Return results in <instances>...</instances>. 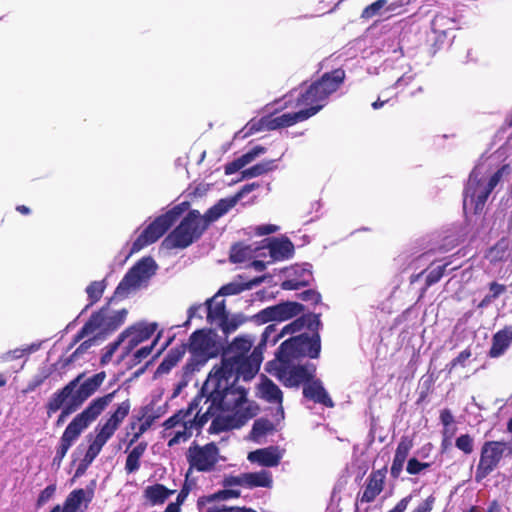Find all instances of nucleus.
<instances>
[{
  "mask_svg": "<svg viewBox=\"0 0 512 512\" xmlns=\"http://www.w3.org/2000/svg\"><path fill=\"white\" fill-rule=\"evenodd\" d=\"M83 376V373L79 374L69 381L64 387L59 389V395L58 398H56L57 401H59V404H62L63 400L70 398L74 403L81 407L83 403L101 387L106 379V372H98L81 382Z\"/></svg>",
  "mask_w": 512,
  "mask_h": 512,
  "instance_id": "9b49d317",
  "label": "nucleus"
},
{
  "mask_svg": "<svg viewBox=\"0 0 512 512\" xmlns=\"http://www.w3.org/2000/svg\"><path fill=\"white\" fill-rule=\"evenodd\" d=\"M222 484L225 488L233 486H244V476L241 474L240 476L225 477Z\"/></svg>",
  "mask_w": 512,
  "mask_h": 512,
  "instance_id": "0e129e2a",
  "label": "nucleus"
},
{
  "mask_svg": "<svg viewBox=\"0 0 512 512\" xmlns=\"http://www.w3.org/2000/svg\"><path fill=\"white\" fill-rule=\"evenodd\" d=\"M172 493V490L158 483L144 489V497L151 505L163 504Z\"/></svg>",
  "mask_w": 512,
  "mask_h": 512,
  "instance_id": "c9c22d12",
  "label": "nucleus"
},
{
  "mask_svg": "<svg viewBox=\"0 0 512 512\" xmlns=\"http://www.w3.org/2000/svg\"><path fill=\"white\" fill-rule=\"evenodd\" d=\"M455 446L464 454L470 455L474 451V439L469 434H462L456 438Z\"/></svg>",
  "mask_w": 512,
  "mask_h": 512,
  "instance_id": "de8ad7c7",
  "label": "nucleus"
},
{
  "mask_svg": "<svg viewBox=\"0 0 512 512\" xmlns=\"http://www.w3.org/2000/svg\"><path fill=\"white\" fill-rule=\"evenodd\" d=\"M217 294L206 300L205 305L207 308V321L209 323L219 322V324L228 317L225 307V301H216Z\"/></svg>",
  "mask_w": 512,
  "mask_h": 512,
  "instance_id": "473e14b6",
  "label": "nucleus"
},
{
  "mask_svg": "<svg viewBox=\"0 0 512 512\" xmlns=\"http://www.w3.org/2000/svg\"><path fill=\"white\" fill-rule=\"evenodd\" d=\"M251 462H257L265 467L277 466L280 462V455L273 447L262 448L252 451L248 455Z\"/></svg>",
  "mask_w": 512,
  "mask_h": 512,
  "instance_id": "7c9ffc66",
  "label": "nucleus"
},
{
  "mask_svg": "<svg viewBox=\"0 0 512 512\" xmlns=\"http://www.w3.org/2000/svg\"><path fill=\"white\" fill-rule=\"evenodd\" d=\"M240 494L241 493L239 490L226 488L223 490H219L211 495L200 498L198 500V506H200L203 503V500H205L206 502H209V503L215 502V501H224V500H228V499L239 498Z\"/></svg>",
  "mask_w": 512,
  "mask_h": 512,
  "instance_id": "79ce46f5",
  "label": "nucleus"
},
{
  "mask_svg": "<svg viewBox=\"0 0 512 512\" xmlns=\"http://www.w3.org/2000/svg\"><path fill=\"white\" fill-rule=\"evenodd\" d=\"M251 252L250 246L236 243L231 247L229 259L232 263H242L250 258Z\"/></svg>",
  "mask_w": 512,
  "mask_h": 512,
  "instance_id": "37998d69",
  "label": "nucleus"
},
{
  "mask_svg": "<svg viewBox=\"0 0 512 512\" xmlns=\"http://www.w3.org/2000/svg\"><path fill=\"white\" fill-rule=\"evenodd\" d=\"M436 498L434 495L428 496L423 502H421L411 512H431L435 504Z\"/></svg>",
  "mask_w": 512,
  "mask_h": 512,
  "instance_id": "bf43d9fd",
  "label": "nucleus"
},
{
  "mask_svg": "<svg viewBox=\"0 0 512 512\" xmlns=\"http://www.w3.org/2000/svg\"><path fill=\"white\" fill-rule=\"evenodd\" d=\"M252 347V342L244 337H237L233 342L224 350L222 355L221 366L218 369L228 371V373H236V375L243 374L246 366H249L250 373L253 376L259 369V363L253 369L247 357V353Z\"/></svg>",
  "mask_w": 512,
  "mask_h": 512,
  "instance_id": "ddd939ff",
  "label": "nucleus"
},
{
  "mask_svg": "<svg viewBox=\"0 0 512 512\" xmlns=\"http://www.w3.org/2000/svg\"><path fill=\"white\" fill-rule=\"evenodd\" d=\"M187 351V344L182 343L177 345L169 350L167 355L164 357L162 362L159 364L156 370L157 375H163L170 372V370L175 367L178 362L183 358Z\"/></svg>",
  "mask_w": 512,
  "mask_h": 512,
  "instance_id": "c756f323",
  "label": "nucleus"
},
{
  "mask_svg": "<svg viewBox=\"0 0 512 512\" xmlns=\"http://www.w3.org/2000/svg\"><path fill=\"white\" fill-rule=\"evenodd\" d=\"M510 248V241L506 237H502L499 239L486 254V258L489 259L491 263H498L505 260V256L507 251Z\"/></svg>",
  "mask_w": 512,
  "mask_h": 512,
  "instance_id": "4c0bfd02",
  "label": "nucleus"
},
{
  "mask_svg": "<svg viewBox=\"0 0 512 512\" xmlns=\"http://www.w3.org/2000/svg\"><path fill=\"white\" fill-rule=\"evenodd\" d=\"M412 499V495H408L404 498H402L393 509L387 511V512H405V510L408 507L409 502Z\"/></svg>",
  "mask_w": 512,
  "mask_h": 512,
  "instance_id": "338daca9",
  "label": "nucleus"
},
{
  "mask_svg": "<svg viewBox=\"0 0 512 512\" xmlns=\"http://www.w3.org/2000/svg\"><path fill=\"white\" fill-rule=\"evenodd\" d=\"M346 72L342 68L324 73L318 80L312 82L304 91H301L294 103L288 100L285 107H299L297 112L284 113L274 117L267 115L266 126L268 130L290 127L298 122L305 121L316 115L325 105L331 94L336 92L344 83Z\"/></svg>",
  "mask_w": 512,
  "mask_h": 512,
  "instance_id": "f03ea898",
  "label": "nucleus"
},
{
  "mask_svg": "<svg viewBox=\"0 0 512 512\" xmlns=\"http://www.w3.org/2000/svg\"><path fill=\"white\" fill-rule=\"evenodd\" d=\"M297 271L301 272V279L293 277L286 279L280 285L282 290H298L310 285L313 280L312 271L307 267H298Z\"/></svg>",
  "mask_w": 512,
  "mask_h": 512,
  "instance_id": "f704fd0d",
  "label": "nucleus"
},
{
  "mask_svg": "<svg viewBox=\"0 0 512 512\" xmlns=\"http://www.w3.org/2000/svg\"><path fill=\"white\" fill-rule=\"evenodd\" d=\"M259 187V184L257 183H250L244 185L234 196L228 197V198H222L217 203L214 204V210L213 213L216 215H225L228 213L233 207L236 206V204L239 202V200L245 196L246 194L252 192L256 188Z\"/></svg>",
  "mask_w": 512,
  "mask_h": 512,
  "instance_id": "cd10ccee",
  "label": "nucleus"
},
{
  "mask_svg": "<svg viewBox=\"0 0 512 512\" xmlns=\"http://www.w3.org/2000/svg\"><path fill=\"white\" fill-rule=\"evenodd\" d=\"M156 330V323L138 322L122 331L125 340L127 339L122 358L126 357L140 343L150 339Z\"/></svg>",
  "mask_w": 512,
  "mask_h": 512,
  "instance_id": "a211bd4d",
  "label": "nucleus"
},
{
  "mask_svg": "<svg viewBox=\"0 0 512 512\" xmlns=\"http://www.w3.org/2000/svg\"><path fill=\"white\" fill-rule=\"evenodd\" d=\"M55 492H56V484L48 485L39 494L38 499H37V506L41 507L46 502H48L54 496Z\"/></svg>",
  "mask_w": 512,
  "mask_h": 512,
  "instance_id": "13d9d810",
  "label": "nucleus"
},
{
  "mask_svg": "<svg viewBox=\"0 0 512 512\" xmlns=\"http://www.w3.org/2000/svg\"><path fill=\"white\" fill-rule=\"evenodd\" d=\"M298 296L301 300L311 302L313 305H318L322 299L321 294L314 289L305 290Z\"/></svg>",
  "mask_w": 512,
  "mask_h": 512,
  "instance_id": "4d7b16f0",
  "label": "nucleus"
},
{
  "mask_svg": "<svg viewBox=\"0 0 512 512\" xmlns=\"http://www.w3.org/2000/svg\"><path fill=\"white\" fill-rule=\"evenodd\" d=\"M130 410L131 401L126 399L116 406L103 424H98L96 427L97 434L86 451L85 461L91 463L98 456L103 446L112 438L124 419L129 415Z\"/></svg>",
  "mask_w": 512,
  "mask_h": 512,
  "instance_id": "9d476101",
  "label": "nucleus"
},
{
  "mask_svg": "<svg viewBox=\"0 0 512 512\" xmlns=\"http://www.w3.org/2000/svg\"><path fill=\"white\" fill-rule=\"evenodd\" d=\"M491 193H492V191H490L486 187L483 190H481L480 192H478L477 194L475 192H472L470 194V190L467 189L466 193H465V198H464V205L467 202V198L470 197L471 202H474V204H475V212L482 210Z\"/></svg>",
  "mask_w": 512,
  "mask_h": 512,
  "instance_id": "49530a36",
  "label": "nucleus"
},
{
  "mask_svg": "<svg viewBox=\"0 0 512 512\" xmlns=\"http://www.w3.org/2000/svg\"><path fill=\"white\" fill-rule=\"evenodd\" d=\"M268 371L286 388H299L312 380L317 373V366L311 362L276 357L268 362Z\"/></svg>",
  "mask_w": 512,
  "mask_h": 512,
  "instance_id": "39448f33",
  "label": "nucleus"
},
{
  "mask_svg": "<svg viewBox=\"0 0 512 512\" xmlns=\"http://www.w3.org/2000/svg\"><path fill=\"white\" fill-rule=\"evenodd\" d=\"M449 265V263H445L441 266H438L434 269H432L427 277H426V281H425V287H424V290L428 289L430 286L438 283L441 278L444 276L445 274V271H446V268L447 266Z\"/></svg>",
  "mask_w": 512,
  "mask_h": 512,
  "instance_id": "09e8293b",
  "label": "nucleus"
},
{
  "mask_svg": "<svg viewBox=\"0 0 512 512\" xmlns=\"http://www.w3.org/2000/svg\"><path fill=\"white\" fill-rule=\"evenodd\" d=\"M27 352L26 349H14L10 350L7 353L4 354L3 359L6 361H10L13 359H19L22 358L25 353Z\"/></svg>",
  "mask_w": 512,
  "mask_h": 512,
  "instance_id": "774afa93",
  "label": "nucleus"
},
{
  "mask_svg": "<svg viewBox=\"0 0 512 512\" xmlns=\"http://www.w3.org/2000/svg\"><path fill=\"white\" fill-rule=\"evenodd\" d=\"M161 417V413H156L153 411L152 405H146L141 408L140 416L138 417L139 421H142L139 425L142 431H147L153 423Z\"/></svg>",
  "mask_w": 512,
  "mask_h": 512,
  "instance_id": "a19ab883",
  "label": "nucleus"
},
{
  "mask_svg": "<svg viewBox=\"0 0 512 512\" xmlns=\"http://www.w3.org/2000/svg\"><path fill=\"white\" fill-rule=\"evenodd\" d=\"M94 337L89 338L85 341H83L76 350L70 355L69 359L67 360V363L73 362L78 359V357L84 353H86L95 343V339L98 337L96 334H93Z\"/></svg>",
  "mask_w": 512,
  "mask_h": 512,
  "instance_id": "5fc2aeb1",
  "label": "nucleus"
},
{
  "mask_svg": "<svg viewBox=\"0 0 512 512\" xmlns=\"http://www.w3.org/2000/svg\"><path fill=\"white\" fill-rule=\"evenodd\" d=\"M273 430L274 425L270 420L266 418H259L253 423L251 436L253 439H258L267 433L272 432Z\"/></svg>",
  "mask_w": 512,
  "mask_h": 512,
  "instance_id": "a18cd8bd",
  "label": "nucleus"
},
{
  "mask_svg": "<svg viewBox=\"0 0 512 512\" xmlns=\"http://www.w3.org/2000/svg\"><path fill=\"white\" fill-rule=\"evenodd\" d=\"M490 297L495 300L506 291V286L496 281L489 283Z\"/></svg>",
  "mask_w": 512,
  "mask_h": 512,
  "instance_id": "680f3d73",
  "label": "nucleus"
},
{
  "mask_svg": "<svg viewBox=\"0 0 512 512\" xmlns=\"http://www.w3.org/2000/svg\"><path fill=\"white\" fill-rule=\"evenodd\" d=\"M387 474V466L381 469L373 470L367 477L364 485V490L361 495H358V500L361 503H372L383 492L385 488V480Z\"/></svg>",
  "mask_w": 512,
  "mask_h": 512,
  "instance_id": "6ab92c4d",
  "label": "nucleus"
},
{
  "mask_svg": "<svg viewBox=\"0 0 512 512\" xmlns=\"http://www.w3.org/2000/svg\"><path fill=\"white\" fill-rule=\"evenodd\" d=\"M50 371L43 370L40 374L35 375L31 381L28 382L26 388L23 390L24 393H30L35 391L41 386L45 380L50 376Z\"/></svg>",
  "mask_w": 512,
  "mask_h": 512,
  "instance_id": "864d4df0",
  "label": "nucleus"
},
{
  "mask_svg": "<svg viewBox=\"0 0 512 512\" xmlns=\"http://www.w3.org/2000/svg\"><path fill=\"white\" fill-rule=\"evenodd\" d=\"M276 168L275 160H264L242 171V178L250 179L258 177Z\"/></svg>",
  "mask_w": 512,
  "mask_h": 512,
  "instance_id": "58836bf2",
  "label": "nucleus"
},
{
  "mask_svg": "<svg viewBox=\"0 0 512 512\" xmlns=\"http://www.w3.org/2000/svg\"><path fill=\"white\" fill-rule=\"evenodd\" d=\"M262 398L269 403L281 405L283 402V393L281 389L269 378H265L261 383Z\"/></svg>",
  "mask_w": 512,
  "mask_h": 512,
  "instance_id": "e433bc0d",
  "label": "nucleus"
},
{
  "mask_svg": "<svg viewBox=\"0 0 512 512\" xmlns=\"http://www.w3.org/2000/svg\"><path fill=\"white\" fill-rule=\"evenodd\" d=\"M213 211H215L214 205L204 215H201L198 210H190L164 239L163 245L168 249H185L198 241L209 225L222 217Z\"/></svg>",
  "mask_w": 512,
  "mask_h": 512,
  "instance_id": "20e7f679",
  "label": "nucleus"
},
{
  "mask_svg": "<svg viewBox=\"0 0 512 512\" xmlns=\"http://www.w3.org/2000/svg\"><path fill=\"white\" fill-rule=\"evenodd\" d=\"M236 373L216 368L209 373L199 394L186 409H180L166 419L162 426V437L172 436L167 445L173 447L191 438L194 430H201L211 417L221 412L235 413L252 404L247 399V390L231 382Z\"/></svg>",
  "mask_w": 512,
  "mask_h": 512,
  "instance_id": "f257e3e1",
  "label": "nucleus"
},
{
  "mask_svg": "<svg viewBox=\"0 0 512 512\" xmlns=\"http://www.w3.org/2000/svg\"><path fill=\"white\" fill-rule=\"evenodd\" d=\"M189 463V469H195L198 472H210L215 469L219 461V448L214 442L200 446L193 443L186 454Z\"/></svg>",
  "mask_w": 512,
  "mask_h": 512,
  "instance_id": "2eb2a0df",
  "label": "nucleus"
},
{
  "mask_svg": "<svg viewBox=\"0 0 512 512\" xmlns=\"http://www.w3.org/2000/svg\"><path fill=\"white\" fill-rule=\"evenodd\" d=\"M257 410V406L249 404L246 408L240 409L231 415L220 416L218 413L214 415L215 417L211 422L209 432L219 434L224 431L239 429L256 416Z\"/></svg>",
  "mask_w": 512,
  "mask_h": 512,
  "instance_id": "dca6fc26",
  "label": "nucleus"
},
{
  "mask_svg": "<svg viewBox=\"0 0 512 512\" xmlns=\"http://www.w3.org/2000/svg\"><path fill=\"white\" fill-rule=\"evenodd\" d=\"M510 172V166L509 164L503 165L501 168H499L489 179L486 188L490 191H493L494 188L498 185L500 182L502 176L504 174H508Z\"/></svg>",
  "mask_w": 512,
  "mask_h": 512,
  "instance_id": "6e6d98bb",
  "label": "nucleus"
},
{
  "mask_svg": "<svg viewBox=\"0 0 512 512\" xmlns=\"http://www.w3.org/2000/svg\"><path fill=\"white\" fill-rule=\"evenodd\" d=\"M304 309L305 307L301 303L287 301L261 310L256 318L261 323L285 321L301 314Z\"/></svg>",
  "mask_w": 512,
  "mask_h": 512,
  "instance_id": "f3484780",
  "label": "nucleus"
},
{
  "mask_svg": "<svg viewBox=\"0 0 512 512\" xmlns=\"http://www.w3.org/2000/svg\"><path fill=\"white\" fill-rule=\"evenodd\" d=\"M302 388V394L304 398L329 408L334 406L333 400L324 388L321 379L317 377V373L314 375L313 379L309 380L305 385L302 386Z\"/></svg>",
  "mask_w": 512,
  "mask_h": 512,
  "instance_id": "412c9836",
  "label": "nucleus"
},
{
  "mask_svg": "<svg viewBox=\"0 0 512 512\" xmlns=\"http://www.w3.org/2000/svg\"><path fill=\"white\" fill-rule=\"evenodd\" d=\"M278 229H279V227L274 224H263V225L257 226L254 231H255L256 235L264 236V235L273 234V233L277 232Z\"/></svg>",
  "mask_w": 512,
  "mask_h": 512,
  "instance_id": "e2e57ef3",
  "label": "nucleus"
},
{
  "mask_svg": "<svg viewBox=\"0 0 512 512\" xmlns=\"http://www.w3.org/2000/svg\"><path fill=\"white\" fill-rule=\"evenodd\" d=\"M322 326V323L320 321V315L315 313H308L303 314L302 316L298 317L291 323L285 325L282 328L281 333L279 336H283L285 334H293L296 332H300L303 328H307L310 330H319Z\"/></svg>",
  "mask_w": 512,
  "mask_h": 512,
  "instance_id": "393cba45",
  "label": "nucleus"
},
{
  "mask_svg": "<svg viewBox=\"0 0 512 512\" xmlns=\"http://www.w3.org/2000/svg\"><path fill=\"white\" fill-rule=\"evenodd\" d=\"M267 248L271 257L275 260H284L290 258L294 253V245L288 239L269 238Z\"/></svg>",
  "mask_w": 512,
  "mask_h": 512,
  "instance_id": "c85d7f7f",
  "label": "nucleus"
},
{
  "mask_svg": "<svg viewBox=\"0 0 512 512\" xmlns=\"http://www.w3.org/2000/svg\"><path fill=\"white\" fill-rule=\"evenodd\" d=\"M59 390L54 392L49 400L47 401L45 405L47 416L50 418L53 414H55L57 411H61L57 420H56V426L59 427L64 424L67 417L70 416L72 413L77 411L80 407L74 403L70 398H67L66 400H63L62 404H59V401H57L56 398H58Z\"/></svg>",
  "mask_w": 512,
  "mask_h": 512,
  "instance_id": "aec40b11",
  "label": "nucleus"
},
{
  "mask_svg": "<svg viewBox=\"0 0 512 512\" xmlns=\"http://www.w3.org/2000/svg\"><path fill=\"white\" fill-rule=\"evenodd\" d=\"M471 355V350L466 348L446 365V370L451 373L457 366L465 367L466 361L471 357Z\"/></svg>",
  "mask_w": 512,
  "mask_h": 512,
  "instance_id": "3c124183",
  "label": "nucleus"
},
{
  "mask_svg": "<svg viewBox=\"0 0 512 512\" xmlns=\"http://www.w3.org/2000/svg\"><path fill=\"white\" fill-rule=\"evenodd\" d=\"M105 288H106V284H105L104 280L93 281L87 286L86 293H87L88 299L90 301L88 307L94 305L101 299Z\"/></svg>",
  "mask_w": 512,
  "mask_h": 512,
  "instance_id": "c03bdc74",
  "label": "nucleus"
},
{
  "mask_svg": "<svg viewBox=\"0 0 512 512\" xmlns=\"http://www.w3.org/2000/svg\"><path fill=\"white\" fill-rule=\"evenodd\" d=\"M512 344V325H507L492 336L488 357L495 359L503 356Z\"/></svg>",
  "mask_w": 512,
  "mask_h": 512,
  "instance_id": "b1692460",
  "label": "nucleus"
},
{
  "mask_svg": "<svg viewBox=\"0 0 512 512\" xmlns=\"http://www.w3.org/2000/svg\"><path fill=\"white\" fill-rule=\"evenodd\" d=\"M413 446L414 441L412 437L408 435H403L400 438L390 468V475L393 479L396 480L400 477L404 464Z\"/></svg>",
  "mask_w": 512,
  "mask_h": 512,
  "instance_id": "5701e85b",
  "label": "nucleus"
},
{
  "mask_svg": "<svg viewBox=\"0 0 512 512\" xmlns=\"http://www.w3.org/2000/svg\"><path fill=\"white\" fill-rule=\"evenodd\" d=\"M292 336L283 341L278 347L275 356L302 361L304 358L318 359L321 353V337L319 330H310Z\"/></svg>",
  "mask_w": 512,
  "mask_h": 512,
  "instance_id": "6e6552de",
  "label": "nucleus"
},
{
  "mask_svg": "<svg viewBox=\"0 0 512 512\" xmlns=\"http://www.w3.org/2000/svg\"><path fill=\"white\" fill-rule=\"evenodd\" d=\"M159 337H160V334H158V336L153 340V342L150 345L141 347L133 354V357H132L133 365H138L139 363H141V361L143 359L147 358L152 353L155 345L158 342Z\"/></svg>",
  "mask_w": 512,
  "mask_h": 512,
  "instance_id": "8fccbe9b",
  "label": "nucleus"
},
{
  "mask_svg": "<svg viewBox=\"0 0 512 512\" xmlns=\"http://www.w3.org/2000/svg\"><path fill=\"white\" fill-rule=\"evenodd\" d=\"M512 455V446L505 441H486L480 450V458L475 471V481L482 482L500 464L504 457Z\"/></svg>",
  "mask_w": 512,
  "mask_h": 512,
  "instance_id": "f8f14e48",
  "label": "nucleus"
},
{
  "mask_svg": "<svg viewBox=\"0 0 512 512\" xmlns=\"http://www.w3.org/2000/svg\"><path fill=\"white\" fill-rule=\"evenodd\" d=\"M118 389L93 399L89 405L68 424L64 430L53 463L60 465L72 444L79 438L92 422H94L113 401Z\"/></svg>",
  "mask_w": 512,
  "mask_h": 512,
  "instance_id": "7ed1b4c3",
  "label": "nucleus"
},
{
  "mask_svg": "<svg viewBox=\"0 0 512 512\" xmlns=\"http://www.w3.org/2000/svg\"><path fill=\"white\" fill-rule=\"evenodd\" d=\"M398 7H399V5L396 2L391 3V4L388 5L387 4V0H376L375 2H373L372 4L366 6L363 9V11L361 13V18L365 19V20H368V19L373 18L376 15H379L380 11L383 8H386V11H394Z\"/></svg>",
  "mask_w": 512,
  "mask_h": 512,
  "instance_id": "ea45409f",
  "label": "nucleus"
},
{
  "mask_svg": "<svg viewBox=\"0 0 512 512\" xmlns=\"http://www.w3.org/2000/svg\"><path fill=\"white\" fill-rule=\"evenodd\" d=\"M266 148L261 145H256L240 157L234 159L233 161L227 163L224 167V172L226 175H232L243 167L254 161L257 157L264 154L266 152Z\"/></svg>",
  "mask_w": 512,
  "mask_h": 512,
  "instance_id": "bb28decb",
  "label": "nucleus"
},
{
  "mask_svg": "<svg viewBox=\"0 0 512 512\" xmlns=\"http://www.w3.org/2000/svg\"><path fill=\"white\" fill-rule=\"evenodd\" d=\"M431 466L428 462H420L417 458L412 457L408 459L406 471L410 475L420 474L422 471L428 469Z\"/></svg>",
  "mask_w": 512,
  "mask_h": 512,
  "instance_id": "603ef678",
  "label": "nucleus"
},
{
  "mask_svg": "<svg viewBox=\"0 0 512 512\" xmlns=\"http://www.w3.org/2000/svg\"><path fill=\"white\" fill-rule=\"evenodd\" d=\"M156 263L152 257H144L135 263L124 275L115 290V295L125 296L131 290L138 288L142 282L147 281L154 273Z\"/></svg>",
  "mask_w": 512,
  "mask_h": 512,
  "instance_id": "4468645a",
  "label": "nucleus"
},
{
  "mask_svg": "<svg viewBox=\"0 0 512 512\" xmlns=\"http://www.w3.org/2000/svg\"><path fill=\"white\" fill-rule=\"evenodd\" d=\"M128 311L121 309L110 312L109 306H103L96 312H93L86 323L74 335L73 344L80 342L83 338L96 334V336H105L116 331L125 321Z\"/></svg>",
  "mask_w": 512,
  "mask_h": 512,
  "instance_id": "423d86ee",
  "label": "nucleus"
},
{
  "mask_svg": "<svg viewBox=\"0 0 512 512\" xmlns=\"http://www.w3.org/2000/svg\"><path fill=\"white\" fill-rule=\"evenodd\" d=\"M244 486L248 488L264 487L271 488L273 484L272 474L270 471L261 470L258 472L243 473Z\"/></svg>",
  "mask_w": 512,
  "mask_h": 512,
  "instance_id": "2f4dec72",
  "label": "nucleus"
},
{
  "mask_svg": "<svg viewBox=\"0 0 512 512\" xmlns=\"http://www.w3.org/2000/svg\"><path fill=\"white\" fill-rule=\"evenodd\" d=\"M187 350L191 356L183 367L184 373L192 374L199 370L209 359L219 353V347L210 330L199 329L194 331L189 338Z\"/></svg>",
  "mask_w": 512,
  "mask_h": 512,
  "instance_id": "0eeeda50",
  "label": "nucleus"
},
{
  "mask_svg": "<svg viewBox=\"0 0 512 512\" xmlns=\"http://www.w3.org/2000/svg\"><path fill=\"white\" fill-rule=\"evenodd\" d=\"M148 447L146 441L137 443L136 446L128 452L125 462V471L127 474L135 473L140 468V459L145 454Z\"/></svg>",
  "mask_w": 512,
  "mask_h": 512,
  "instance_id": "72a5a7b5",
  "label": "nucleus"
},
{
  "mask_svg": "<svg viewBox=\"0 0 512 512\" xmlns=\"http://www.w3.org/2000/svg\"><path fill=\"white\" fill-rule=\"evenodd\" d=\"M440 421L445 428L450 426L454 422V417L449 409H443L440 412Z\"/></svg>",
  "mask_w": 512,
  "mask_h": 512,
  "instance_id": "69168bd1",
  "label": "nucleus"
},
{
  "mask_svg": "<svg viewBox=\"0 0 512 512\" xmlns=\"http://www.w3.org/2000/svg\"><path fill=\"white\" fill-rule=\"evenodd\" d=\"M96 483L95 481H91L89 485L85 489L78 488L71 491L66 497L63 509L66 512H77L80 505L85 502V508H87L88 504L93 500L95 493Z\"/></svg>",
  "mask_w": 512,
  "mask_h": 512,
  "instance_id": "4be33fe9",
  "label": "nucleus"
},
{
  "mask_svg": "<svg viewBox=\"0 0 512 512\" xmlns=\"http://www.w3.org/2000/svg\"><path fill=\"white\" fill-rule=\"evenodd\" d=\"M188 205V202H183L156 217L132 243L130 254L137 253L146 246L158 241L179 219Z\"/></svg>",
  "mask_w": 512,
  "mask_h": 512,
  "instance_id": "1a4fd4ad",
  "label": "nucleus"
},
{
  "mask_svg": "<svg viewBox=\"0 0 512 512\" xmlns=\"http://www.w3.org/2000/svg\"><path fill=\"white\" fill-rule=\"evenodd\" d=\"M238 280L223 285L217 295L230 296L237 295L243 291L250 290L255 286H258L264 281V276L255 277L251 280H245L244 276L238 275Z\"/></svg>",
  "mask_w": 512,
  "mask_h": 512,
  "instance_id": "a878e982",
  "label": "nucleus"
},
{
  "mask_svg": "<svg viewBox=\"0 0 512 512\" xmlns=\"http://www.w3.org/2000/svg\"><path fill=\"white\" fill-rule=\"evenodd\" d=\"M266 118L267 116H263L258 120H251L248 123V132L252 134L262 130H268V127L266 126V121H264Z\"/></svg>",
  "mask_w": 512,
  "mask_h": 512,
  "instance_id": "052dcab7",
  "label": "nucleus"
}]
</instances>
